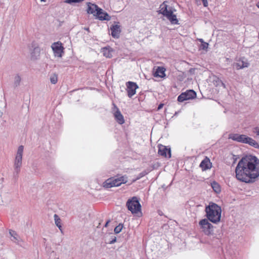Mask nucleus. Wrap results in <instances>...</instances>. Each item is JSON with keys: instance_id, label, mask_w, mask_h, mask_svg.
I'll use <instances>...</instances> for the list:
<instances>
[{"instance_id": "obj_1", "label": "nucleus", "mask_w": 259, "mask_h": 259, "mask_svg": "<svg viewBox=\"0 0 259 259\" xmlns=\"http://www.w3.org/2000/svg\"><path fill=\"white\" fill-rule=\"evenodd\" d=\"M236 177L245 183H252L259 177V159L255 156L245 155L238 162L235 168Z\"/></svg>"}, {"instance_id": "obj_2", "label": "nucleus", "mask_w": 259, "mask_h": 259, "mask_svg": "<svg viewBox=\"0 0 259 259\" xmlns=\"http://www.w3.org/2000/svg\"><path fill=\"white\" fill-rule=\"evenodd\" d=\"M206 219L216 224L221 220L222 209L218 204L211 202L205 207Z\"/></svg>"}, {"instance_id": "obj_3", "label": "nucleus", "mask_w": 259, "mask_h": 259, "mask_svg": "<svg viewBox=\"0 0 259 259\" xmlns=\"http://www.w3.org/2000/svg\"><path fill=\"white\" fill-rule=\"evenodd\" d=\"M23 151L24 146L22 145L19 146L14 162V177L16 179L18 178L19 174L22 166Z\"/></svg>"}, {"instance_id": "obj_4", "label": "nucleus", "mask_w": 259, "mask_h": 259, "mask_svg": "<svg viewBox=\"0 0 259 259\" xmlns=\"http://www.w3.org/2000/svg\"><path fill=\"white\" fill-rule=\"evenodd\" d=\"M127 178L126 176H121L117 178H110L103 183V186L106 188L119 186L127 182Z\"/></svg>"}, {"instance_id": "obj_5", "label": "nucleus", "mask_w": 259, "mask_h": 259, "mask_svg": "<svg viewBox=\"0 0 259 259\" xmlns=\"http://www.w3.org/2000/svg\"><path fill=\"white\" fill-rule=\"evenodd\" d=\"M126 205L128 210L132 213H137L141 210V205L138 198L136 196L128 199Z\"/></svg>"}, {"instance_id": "obj_6", "label": "nucleus", "mask_w": 259, "mask_h": 259, "mask_svg": "<svg viewBox=\"0 0 259 259\" xmlns=\"http://www.w3.org/2000/svg\"><path fill=\"white\" fill-rule=\"evenodd\" d=\"M199 225L202 231L206 235H210L213 234V226L206 219H202L199 222Z\"/></svg>"}, {"instance_id": "obj_7", "label": "nucleus", "mask_w": 259, "mask_h": 259, "mask_svg": "<svg viewBox=\"0 0 259 259\" xmlns=\"http://www.w3.org/2000/svg\"><path fill=\"white\" fill-rule=\"evenodd\" d=\"M51 48L55 57L59 58H61L62 57V55L64 53V48L62 46V44L61 41H58L57 42H54L52 45Z\"/></svg>"}, {"instance_id": "obj_8", "label": "nucleus", "mask_w": 259, "mask_h": 259, "mask_svg": "<svg viewBox=\"0 0 259 259\" xmlns=\"http://www.w3.org/2000/svg\"><path fill=\"white\" fill-rule=\"evenodd\" d=\"M126 85L127 96L129 98H132L136 94V90L139 87L136 82L130 81L127 82Z\"/></svg>"}, {"instance_id": "obj_9", "label": "nucleus", "mask_w": 259, "mask_h": 259, "mask_svg": "<svg viewBox=\"0 0 259 259\" xmlns=\"http://www.w3.org/2000/svg\"><path fill=\"white\" fill-rule=\"evenodd\" d=\"M248 137L245 135H239L238 134H231L229 135V139L244 144H247Z\"/></svg>"}, {"instance_id": "obj_10", "label": "nucleus", "mask_w": 259, "mask_h": 259, "mask_svg": "<svg viewBox=\"0 0 259 259\" xmlns=\"http://www.w3.org/2000/svg\"><path fill=\"white\" fill-rule=\"evenodd\" d=\"M158 153L159 155L166 158H169L171 157L170 148L161 144L158 145Z\"/></svg>"}, {"instance_id": "obj_11", "label": "nucleus", "mask_w": 259, "mask_h": 259, "mask_svg": "<svg viewBox=\"0 0 259 259\" xmlns=\"http://www.w3.org/2000/svg\"><path fill=\"white\" fill-rule=\"evenodd\" d=\"M249 65V63L248 60L244 57L240 58L238 60H237V62L234 64V66L237 70L248 67Z\"/></svg>"}, {"instance_id": "obj_12", "label": "nucleus", "mask_w": 259, "mask_h": 259, "mask_svg": "<svg viewBox=\"0 0 259 259\" xmlns=\"http://www.w3.org/2000/svg\"><path fill=\"white\" fill-rule=\"evenodd\" d=\"M96 16L101 21H109L111 19V16L107 12L103 11L101 8L98 9L97 12L96 13Z\"/></svg>"}, {"instance_id": "obj_13", "label": "nucleus", "mask_w": 259, "mask_h": 259, "mask_svg": "<svg viewBox=\"0 0 259 259\" xmlns=\"http://www.w3.org/2000/svg\"><path fill=\"white\" fill-rule=\"evenodd\" d=\"M111 35L114 38H118L121 32L120 26L119 25H112L110 27Z\"/></svg>"}, {"instance_id": "obj_14", "label": "nucleus", "mask_w": 259, "mask_h": 259, "mask_svg": "<svg viewBox=\"0 0 259 259\" xmlns=\"http://www.w3.org/2000/svg\"><path fill=\"white\" fill-rule=\"evenodd\" d=\"M168 19L172 24H177L178 20L177 19L176 15L173 14L171 9H169L163 15Z\"/></svg>"}, {"instance_id": "obj_15", "label": "nucleus", "mask_w": 259, "mask_h": 259, "mask_svg": "<svg viewBox=\"0 0 259 259\" xmlns=\"http://www.w3.org/2000/svg\"><path fill=\"white\" fill-rule=\"evenodd\" d=\"M88 8H87V13L88 14H93L94 16H96V13L97 12L98 9H100L97 5L95 4H92L91 3H88Z\"/></svg>"}, {"instance_id": "obj_16", "label": "nucleus", "mask_w": 259, "mask_h": 259, "mask_svg": "<svg viewBox=\"0 0 259 259\" xmlns=\"http://www.w3.org/2000/svg\"><path fill=\"white\" fill-rule=\"evenodd\" d=\"M212 166V163L210 159L205 157V158L201 162L199 166L201 168L202 170H206L210 169Z\"/></svg>"}, {"instance_id": "obj_17", "label": "nucleus", "mask_w": 259, "mask_h": 259, "mask_svg": "<svg viewBox=\"0 0 259 259\" xmlns=\"http://www.w3.org/2000/svg\"><path fill=\"white\" fill-rule=\"evenodd\" d=\"M114 116L116 121L119 124H122L123 123H124V119L123 116L118 108H117L116 111L114 113Z\"/></svg>"}, {"instance_id": "obj_18", "label": "nucleus", "mask_w": 259, "mask_h": 259, "mask_svg": "<svg viewBox=\"0 0 259 259\" xmlns=\"http://www.w3.org/2000/svg\"><path fill=\"white\" fill-rule=\"evenodd\" d=\"M9 234L12 237L11 240L14 242L17 243V244H20V242L21 241V239L19 237L17 233L12 230H9Z\"/></svg>"}, {"instance_id": "obj_19", "label": "nucleus", "mask_w": 259, "mask_h": 259, "mask_svg": "<svg viewBox=\"0 0 259 259\" xmlns=\"http://www.w3.org/2000/svg\"><path fill=\"white\" fill-rule=\"evenodd\" d=\"M165 69L163 67H158L154 73V76L156 77H163L165 76Z\"/></svg>"}, {"instance_id": "obj_20", "label": "nucleus", "mask_w": 259, "mask_h": 259, "mask_svg": "<svg viewBox=\"0 0 259 259\" xmlns=\"http://www.w3.org/2000/svg\"><path fill=\"white\" fill-rule=\"evenodd\" d=\"M102 52L104 56L110 58L112 57V53L113 52V50L110 47H105L102 49Z\"/></svg>"}, {"instance_id": "obj_21", "label": "nucleus", "mask_w": 259, "mask_h": 259, "mask_svg": "<svg viewBox=\"0 0 259 259\" xmlns=\"http://www.w3.org/2000/svg\"><path fill=\"white\" fill-rule=\"evenodd\" d=\"M184 93L185 94L186 97H187L188 100L194 99L196 97V93L192 90H188L184 92Z\"/></svg>"}, {"instance_id": "obj_22", "label": "nucleus", "mask_w": 259, "mask_h": 259, "mask_svg": "<svg viewBox=\"0 0 259 259\" xmlns=\"http://www.w3.org/2000/svg\"><path fill=\"white\" fill-rule=\"evenodd\" d=\"M21 82V77L19 74H16L14 77L13 88L16 89L20 86Z\"/></svg>"}, {"instance_id": "obj_23", "label": "nucleus", "mask_w": 259, "mask_h": 259, "mask_svg": "<svg viewBox=\"0 0 259 259\" xmlns=\"http://www.w3.org/2000/svg\"><path fill=\"white\" fill-rule=\"evenodd\" d=\"M211 186L213 190L217 194H219L221 192V189L220 185L215 181H213L211 183Z\"/></svg>"}, {"instance_id": "obj_24", "label": "nucleus", "mask_w": 259, "mask_h": 259, "mask_svg": "<svg viewBox=\"0 0 259 259\" xmlns=\"http://www.w3.org/2000/svg\"><path fill=\"white\" fill-rule=\"evenodd\" d=\"M166 2H164L161 5H160V10L158 11L159 14H161L162 15H164L166 11L168 10V6L166 4Z\"/></svg>"}, {"instance_id": "obj_25", "label": "nucleus", "mask_w": 259, "mask_h": 259, "mask_svg": "<svg viewBox=\"0 0 259 259\" xmlns=\"http://www.w3.org/2000/svg\"><path fill=\"white\" fill-rule=\"evenodd\" d=\"M247 144L254 148L259 149V144L254 140L250 137H248Z\"/></svg>"}, {"instance_id": "obj_26", "label": "nucleus", "mask_w": 259, "mask_h": 259, "mask_svg": "<svg viewBox=\"0 0 259 259\" xmlns=\"http://www.w3.org/2000/svg\"><path fill=\"white\" fill-rule=\"evenodd\" d=\"M39 49L38 48H35L33 50V51L31 53V59H37V57L39 56V52L38 51Z\"/></svg>"}, {"instance_id": "obj_27", "label": "nucleus", "mask_w": 259, "mask_h": 259, "mask_svg": "<svg viewBox=\"0 0 259 259\" xmlns=\"http://www.w3.org/2000/svg\"><path fill=\"white\" fill-rule=\"evenodd\" d=\"M54 220H55V223L56 225L59 228L60 230H61V228L62 227L61 225V219L59 217V216L55 214L54 215Z\"/></svg>"}, {"instance_id": "obj_28", "label": "nucleus", "mask_w": 259, "mask_h": 259, "mask_svg": "<svg viewBox=\"0 0 259 259\" xmlns=\"http://www.w3.org/2000/svg\"><path fill=\"white\" fill-rule=\"evenodd\" d=\"M50 81L52 84H56L58 81V75L54 73L50 77Z\"/></svg>"}, {"instance_id": "obj_29", "label": "nucleus", "mask_w": 259, "mask_h": 259, "mask_svg": "<svg viewBox=\"0 0 259 259\" xmlns=\"http://www.w3.org/2000/svg\"><path fill=\"white\" fill-rule=\"evenodd\" d=\"M188 100L186 95L184 93H181L178 97V101L180 102H182L184 101Z\"/></svg>"}, {"instance_id": "obj_30", "label": "nucleus", "mask_w": 259, "mask_h": 259, "mask_svg": "<svg viewBox=\"0 0 259 259\" xmlns=\"http://www.w3.org/2000/svg\"><path fill=\"white\" fill-rule=\"evenodd\" d=\"M122 228H123V224H119L118 226H117L114 228V233L115 234H118V233H120L121 231Z\"/></svg>"}, {"instance_id": "obj_31", "label": "nucleus", "mask_w": 259, "mask_h": 259, "mask_svg": "<svg viewBox=\"0 0 259 259\" xmlns=\"http://www.w3.org/2000/svg\"><path fill=\"white\" fill-rule=\"evenodd\" d=\"M148 173V171H147L146 170H144L142 172H140L138 176H137V178H136V180H139L140 179L142 178V177H143L144 176H146V175H147Z\"/></svg>"}, {"instance_id": "obj_32", "label": "nucleus", "mask_w": 259, "mask_h": 259, "mask_svg": "<svg viewBox=\"0 0 259 259\" xmlns=\"http://www.w3.org/2000/svg\"><path fill=\"white\" fill-rule=\"evenodd\" d=\"M83 1V0H65V2L71 4L72 3H79Z\"/></svg>"}, {"instance_id": "obj_33", "label": "nucleus", "mask_w": 259, "mask_h": 259, "mask_svg": "<svg viewBox=\"0 0 259 259\" xmlns=\"http://www.w3.org/2000/svg\"><path fill=\"white\" fill-rule=\"evenodd\" d=\"M208 45H209L207 42H204L203 44H201L200 48L202 50H206L207 49Z\"/></svg>"}, {"instance_id": "obj_34", "label": "nucleus", "mask_w": 259, "mask_h": 259, "mask_svg": "<svg viewBox=\"0 0 259 259\" xmlns=\"http://www.w3.org/2000/svg\"><path fill=\"white\" fill-rule=\"evenodd\" d=\"M253 132L256 134V135L259 136V127H255L253 128Z\"/></svg>"}, {"instance_id": "obj_35", "label": "nucleus", "mask_w": 259, "mask_h": 259, "mask_svg": "<svg viewBox=\"0 0 259 259\" xmlns=\"http://www.w3.org/2000/svg\"><path fill=\"white\" fill-rule=\"evenodd\" d=\"M116 241V237L115 236H112L111 240L109 241V244H113Z\"/></svg>"}, {"instance_id": "obj_36", "label": "nucleus", "mask_w": 259, "mask_h": 259, "mask_svg": "<svg viewBox=\"0 0 259 259\" xmlns=\"http://www.w3.org/2000/svg\"><path fill=\"white\" fill-rule=\"evenodd\" d=\"M203 6L205 7H207L208 3L207 0H202Z\"/></svg>"}, {"instance_id": "obj_37", "label": "nucleus", "mask_w": 259, "mask_h": 259, "mask_svg": "<svg viewBox=\"0 0 259 259\" xmlns=\"http://www.w3.org/2000/svg\"><path fill=\"white\" fill-rule=\"evenodd\" d=\"M218 81L220 83V85L226 88L225 84L221 80H219Z\"/></svg>"}, {"instance_id": "obj_38", "label": "nucleus", "mask_w": 259, "mask_h": 259, "mask_svg": "<svg viewBox=\"0 0 259 259\" xmlns=\"http://www.w3.org/2000/svg\"><path fill=\"white\" fill-rule=\"evenodd\" d=\"M110 222V220H108V221L106 222V223H105V225H104V227H107L108 226V224H109Z\"/></svg>"}, {"instance_id": "obj_39", "label": "nucleus", "mask_w": 259, "mask_h": 259, "mask_svg": "<svg viewBox=\"0 0 259 259\" xmlns=\"http://www.w3.org/2000/svg\"><path fill=\"white\" fill-rule=\"evenodd\" d=\"M163 104H160L159 105H158V109L159 110L161 108H162V107H163Z\"/></svg>"}, {"instance_id": "obj_40", "label": "nucleus", "mask_w": 259, "mask_h": 259, "mask_svg": "<svg viewBox=\"0 0 259 259\" xmlns=\"http://www.w3.org/2000/svg\"><path fill=\"white\" fill-rule=\"evenodd\" d=\"M199 41H200L201 44H203V42H204V40L202 38H199L198 39Z\"/></svg>"}, {"instance_id": "obj_41", "label": "nucleus", "mask_w": 259, "mask_h": 259, "mask_svg": "<svg viewBox=\"0 0 259 259\" xmlns=\"http://www.w3.org/2000/svg\"><path fill=\"white\" fill-rule=\"evenodd\" d=\"M84 29L88 32H90V28L89 27H84Z\"/></svg>"}, {"instance_id": "obj_42", "label": "nucleus", "mask_w": 259, "mask_h": 259, "mask_svg": "<svg viewBox=\"0 0 259 259\" xmlns=\"http://www.w3.org/2000/svg\"><path fill=\"white\" fill-rule=\"evenodd\" d=\"M256 6L259 8V2L256 4Z\"/></svg>"}, {"instance_id": "obj_43", "label": "nucleus", "mask_w": 259, "mask_h": 259, "mask_svg": "<svg viewBox=\"0 0 259 259\" xmlns=\"http://www.w3.org/2000/svg\"><path fill=\"white\" fill-rule=\"evenodd\" d=\"M40 1L45 2H46V0H40Z\"/></svg>"}, {"instance_id": "obj_44", "label": "nucleus", "mask_w": 259, "mask_h": 259, "mask_svg": "<svg viewBox=\"0 0 259 259\" xmlns=\"http://www.w3.org/2000/svg\"><path fill=\"white\" fill-rule=\"evenodd\" d=\"M113 105L115 106V107L117 108L116 107V106H115V104H113Z\"/></svg>"}, {"instance_id": "obj_45", "label": "nucleus", "mask_w": 259, "mask_h": 259, "mask_svg": "<svg viewBox=\"0 0 259 259\" xmlns=\"http://www.w3.org/2000/svg\"><path fill=\"white\" fill-rule=\"evenodd\" d=\"M113 105L115 106V107L117 108L116 107V106H115V104H113Z\"/></svg>"}, {"instance_id": "obj_46", "label": "nucleus", "mask_w": 259, "mask_h": 259, "mask_svg": "<svg viewBox=\"0 0 259 259\" xmlns=\"http://www.w3.org/2000/svg\"><path fill=\"white\" fill-rule=\"evenodd\" d=\"M113 105L115 106V107L117 108L116 107V106H115V104H113Z\"/></svg>"}]
</instances>
